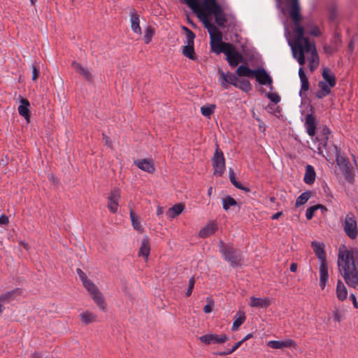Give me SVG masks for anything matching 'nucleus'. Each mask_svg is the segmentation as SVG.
Returning <instances> with one entry per match:
<instances>
[{
	"label": "nucleus",
	"mask_w": 358,
	"mask_h": 358,
	"mask_svg": "<svg viewBox=\"0 0 358 358\" xmlns=\"http://www.w3.org/2000/svg\"><path fill=\"white\" fill-rule=\"evenodd\" d=\"M350 298L352 301L353 306L355 308H358V302L357 301L356 296L354 294H351L350 295Z\"/></svg>",
	"instance_id": "nucleus-51"
},
{
	"label": "nucleus",
	"mask_w": 358,
	"mask_h": 358,
	"mask_svg": "<svg viewBox=\"0 0 358 358\" xmlns=\"http://www.w3.org/2000/svg\"><path fill=\"white\" fill-rule=\"evenodd\" d=\"M319 208H324V206L320 204H317V205L309 207L306 210V217L307 220H311L314 215L315 212Z\"/></svg>",
	"instance_id": "nucleus-45"
},
{
	"label": "nucleus",
	"mask_w": 358,
	"mask_h": 358,
	"mask_svg": "<svg viewBox=\"0 0 358 358\" xmlns=\"http://www.w3.org/2000/svg\"><path fill=\"white\" fill-rule=\"evenodd\" d=\"M336 164L345 178L348 181L352 182L354 177V173L352 168L350 166L349 160L343 156L338 155L336 157Z\"/></svg>",
	"instance_id": "nucleus-10"
},
{
	"label": "nucleus",
	"mask_w": 358,
	"mask_h": 358,
	"mask_svg": "<svg viewBox=\"0 0 358 358\" xmlns=\"http://www.w3.org/2000/svg\"><path fill=\"white\" fill-rule=\"evenodd\" d=\"M194 284H195V279L194 277H192L189 280V286H188V289L186 292L187 296H189L192 294V290L194 287Z\"/></svg>",
	"instance_id": "nucleus-48"
},
{
	"label": "nucleus",
	"mask_w": 358,
	"mask_h": 358,
	"mask_svg": "<svg viewBox=\"0 0 358 358\" xmlns=\"http://www.w3.org/2000/svg\"><path fill=\"white\" fill-rule=\"evenodd\" d=\"M217 229V224L215 222H209L200 230L199 235L200 237L205 238L215 233Z\"/></svg>",
	"instance_id": "nucleus-23"
},
{
	"label": "nucleus",
	"mask_w": 358,
	"mask_h": 358,
	"mask_svg": "<svg viewBox=\"0 0 358 358\" xmlns=\"http://www.w3.org/2000/svg\"><path fill=\"white\" fill-rule=\"evenodd\" d=\"M155 29L151 26H148L145 30V34L143 40L145 44H148L152 41L153 36L155 35Z\"/></svg>",
	"instance_id": "nucleus-41"
},
{
	"label": "nucleus",
	"mask_w": 358,
	"mask_h": 358,
	"mask_svg": "<svg viewBox=\"0 0 358 358\" xmlns=\"http://www.w3.org/2000/svg\"><path fill=\"white\" fill-rule=\"evenodd\" d=\"M249 305L254 308H266L271 305V300L268 297L258 298L251 296Z\"/></svg>",
	"instance_id": "nucleus-17"
},
{
	"label": "nucleus",
	"mask_w": 358,
	"mask_h": 358,
	"mask_svg": "<svg viewBox=\"0 0 358 358\" xmlns=\"http://www.w3.org/2000/svg\"><path fill=\"white\" fill-rule=\"evenodd\" d=\"M103 140L105 141V143L107 145H108L109 147L112 148V143L110 141L109 138L107 136H106L105 134H103Z\"/></svg>",
	"instance_id": "nucleus-53"
},
{
	"label": "nucleus",
	"mask_w": 358,
	"mask_h": 358,
	"mask_svg": "<svg viewBox=\"0 0 358 358\" xmlns=\"http://www.w3.org/2000/svg\"><path fill=\"white\" fill-rule=\"evenodd\" d=\"M338 267L345 282L352 288H358V249H348L342 245L338 252Z\"/></svg>",
	"instance_id": "nucleus-1"
},
{
	"label": "nucleus",
	"mask_w": 358,
	"mask_h": 358,
	"mask_svg": "<svg viewBox=\"0 0 358 358\" xmlns=\"http://www.w3.org/2000/svg\"><path fill=\"white\" fill-rule=\"evenodd\" d=\"M72 66L74 69L79 73L80 75L83 76L88 81H92V75L88 69L83 66L80 63L76 62H73L72 63Z\"/></svg>",
	"instance_id": "nucleus-24"
},
{
	"label": "nucleus",
	"mask_w": 358,
	"mask_h": 358,
	"mask_svg": "<svg viewBox=\"0 0 358 358\" xmlns=\"http://www.w3.org/2000/svg\"><path fill=\"white\" fill-rule=\"evenodd\" d=\"M31 3L34 4L36 0H30Z\"/></svg>",
	"instance_id": "nucleus-64"
},
{
	"label": "nucleus",
	"mask_w": 358,
	"mask_h": 358,
	"mask_svg": "<svg viewBox=\"0 0 358 358\" xmlns=\"http://www.w3.org/2000/svg\"><path fill=\"white\" fill-rule=\"evenodd\" d=\"M304 33L306 31L309 35L318 37L322 34V31L319 27L313 22H308L305 24Z\"/></svg>",
	"instance_id": "nucleus-28"
},
{
	"label": "nucleus",
	"mask_w": 358,
	"mask_h": 358,
	"mask_svg": "<svg viewBox=\"0 0 358 358\" xmlns=\"http://www.w3.org/2000/svg\"><path fill=\"white\" fill-rule=\"evenodd\" d=\"M185 208V205L182 203H179L169 208L166 211V215L169 218L173 219L181 214L184 211Z\"/></svg>",
	"instance_id": "nucleus-25"
},
{
	"label": "nucleus",
	"mask_w": 358,
	"mask_h": 358,
	"mask_svg": "<svg viewBox=\"0 0 358 358\" xmlns=\"http://www.w3.org/2000/svg\"><path fill=\"white\" fill-rule=\"evenodd\" d=\"M296 269H297V264H295V263H292L291 265H290V271L292 272H296Z\"/></svg>",
	"instance_id": "nucleus-57"
},
{
	"label": "nucleus",
	"mask_w": 358,
	"mask_h": 358,
	"mask_svg": "<svg viewBox=\"0 0 358 358\" xmlns=\"http://www.w3.org/2000/svg\"><path fill=\"white\" fill-rule=\"evenodd\" d=\"M219 80L220 85L224 88L227 89L228 87V84L233 85L234 86L236 82L237 81V76L231 73H225L222 71H219Z\"/></svg>",
	"instance_id": "nucleus-14"
},
{
	"label": "nucleus",
	"mask_w": 358,
	"mask_h": 358,
	"mask_svg": "<svg viewBox=\"0 0 358 358\" xmlns=\"http://www.w3.org/2000/svg\"><path fill=\"white\" fill-rule=\"evenodd\" d=\"M236 73L239 76L252 77L254 76L255 71L251 70L246 66H240L236 69Z\"/></svg>",
	"instance_id": "nucleus-37"
},
{
	"label": "nucleus",
	"mask_w": 358,
	"mask_h": 358,
	"mask_svg": "<svg viewBox=\"0 0 358 358\" xmlns=\"http://www.w3.org/2000/svg\"><path fill=\"white\" fill-rule=\"evenodd\" d=\"M311 196L310 192H305L302 193L296 201V206H300L305 204Z\"/></svg>",
	"instance_id": "nucleus-43"
},
{
	"label": "nucleus",
	"mask_w": 358,
	"mask_h": 358,
	"mask_svg": "<svg viewBox=\"0 0 358 358\" xmlns=\"http://www.w3.org/2000/svg\"><path fill=\"white\" fill-rule=\"evenodd\" d=\"M121 191L119 188H114L108 197V208L113 213H117L118 210V203L120 199Z\"/></svg>",
	"instance_id": "nucleus-13"
},
{
	"label": "nucleus",
	"mask_w": 358,
	"mask_h": 358,
	"mask_svg": "<svg viewBox=\"0 0 358 358\" xmlns=\"http://www.w3.org/2000/svg\"><path fill=\"white\" fill-rule=\"evenodd\" d=\"M130 218L131 221V224L134 229L138 231V232L143 231V228L141 224L140 218L133 210H130Z\"/></svg>",
	"instance_id": "nucleus-36"
},
{
	"label": "nucleus",
	"mask_w": 358,
	"mask_h": 358,
	"mask_svg": "<svg viewBox=\"0 0 358 358\" xmlns=\"http://www.w3.org/2000/svg\"><path fill=\"white\" fill-rule=\"evenodd\" d=\"M222 202L224 210H228L231 206H235L237 204L236 200L229 196L222 198Z\"/></svg>",
	"instance_id": "nucleus-44"
},
{
	"label": "nucleus",
	"mask_w": 358,
	"mask_h": 358,
	"mask_svg": "<svg viewBox=\"0 0 358 358\" xmlns=\"http://www.w3.org/2000/svg\"><path fill=\"white\" fill-rule=\"evenodd\" d=\"M268 99L273 103H278L280 101V97L276 93H270L268 94Z\"/></svg>",
	"instance_id": "nucleus-49"
},
{
	"label": "nucleus",
	"mask_w": 358,
	"mask_h": 358,
	"mask_svg": "<svg viewBox=\"0 0 358 358\" xmlns=\"http://www.w3.org/2000/svg\"><path fill=\"white\" fill-rule=\"evenodd\" d=\"M229 179L231 182L238 189H243L245 192H248L249 189L243 187L238 181L236 180L235 173L232 169H229Z\"/></svg>",
	"instance_id": "nucleus-40"
},
{
	"label": "nucleus",
	"mask_w": 358,
	"mask_h": 358,
	"mask_svg": "<svg viewBox=\"0 0 358 358\" xmlns=\"http://www.w3.org/2000/svg\"><path fill=\"white\" fill-rule=\"evenodd\" d=\"M134 164L142 171L153 173L155 171V165L152 159H138L134 162Z\"/></svg>",
	"instance_id": "nucleus-18"
},
{
	"label": "nucleus",
	"mask_w": 358,
	"mask_h": 358,
	"mask_svg": "<svg viewBox=\"0 0 358 358\" xmlns=\"http://www.w3.org/2000/svg\"><path fill=\"white\" fill-rule=\"evenodd\" d=\"M276 1L278 3V7L280 8L281 7V0H276Z\"/></svg>",
	"instance_id": "nucleus-61"
},
{
	"label": "nucleus",
	"mask_w": 358,
	"mask_h": 358,
	"mask_svg": "<svg viewBox=\"0 0 358 358\" xmlns=\"http://www.w3.org/2000/svg\"><path fill=\"white\" fill-rule=\"evenodd\" d=\"M214 306V301L211 298H207V304L204 306L203 310L206 313H210Z\"/></svg>",
	"instance_id": "nucleus-47"
},
{
	"label": "nucleus",
	"mask_w": 358,
	"mask_h": 358,
	"mask_svg": "<svg viewBox=\"0 0 358 358\" xmlns=\"http://www.w3.org/2000/svg\"><path fill=\"white\" fill-rule=\"evenodd\" d=\"M186 31V45L182 47V54L187 58L194 60L195 52L194 50V34L186 27H183Z\"/></svg>",
	"instance_id": "nucleus-9"
},
{
	"label": "nucleus",
	"mask_w": 358,
	"mask_h": 358,
	"mask_svg": "<svg viewBox=\"0 0 358 358\" xmlns=\"http://www.w3.org/2000/svg\"><path fill=\"white\" fill-rule=\"evenodd\" d=\"M330 133V131L329 129V128H327V127H324L322 129V135H321L320 136H328V134Z\"/></svg>",
	"instance_id": "nucleus-54"
},
{
	"label": "nucleus",
	"mask_w": 358,
	"mask_h": 358,
	"mask_svg": "<svg viewBox=\"0 0 358 358\" xmlns=\"http://www.w3.org/2000/svg\"><path fill=\"white\" fill-rule=\"evenodd\" d=\"M349 48H350L351 50H352V49H353V43H352V42H351V43H350V45H349Z\"/></svg>",
	"instance_id": "nucleus-62"
},
{
	"label": "nucleus",
	"mask_w": 358,
	"mask_h": 358,
	"mask_svg": "<svg viewBox=\"0 0 358 358\" xmlns=\"http://www.w3.org/2000/svg\"><path fill=\"white\" fill-rule=\"evenodd\" d=\"M215 106L213 104L206 105L201 108V113L203 116L210 117V115L214 112Z\"/></svg>",
	"instance_id": "nucleus-46"
},
{
	"label": "nucleus",
	"mask_w": 358,
	"mask_h": 358,
	"mask_svg": "<svg viewBox=\"0 0 358 358\" xmlns=\"http://www.w3.org/2000/svg\"><path fill=\"white\" fill-rule=\"evenodd\" d=\"M316 119L315 117L312 114H308L306 117L305 126L308 134L310 136H313L315 134L316 130Z\"/></svg>",
	"instance_id": "nucleus-21"
},
{
	"label": "nucleus",
	"mask_w": 358,
	"mask_h": 358,
	"mask_svg": "<svg viewBox=\"0 0 358 358\" xmlns=\"http://www.w3.org/2000/svg\"><path fill=\"white\" fill-rule=\"evenodd\" d=\"M246 317L245 313L242 311H238L235 317L233 325L231 327L232 331H236L238 327L245 322Z\"/></svg>",
	"instance_id": "nucleus-34"
},
{
	"label": "nucleus",
	"mask_w": 358,
	"mask_h": 358,
	"mask_svg": "<svg viewBox=\"0 0 358 358\" xmlns=\"http://www.w3.org/2000/svg\"><path fill=\"white\" fill-rule=\"evenodd\" d=\"M334 319L337 321H340V316H339V314L338 313H336L334 314Z\"/></svg>",
	"instance_id": "nucleus-59"
},
{
	"label": "nucleus",
	"mask_w": 358,
	"mask_h": 358,
	"mask_svg": "<svg viewBox=\"0 0 358 358\" xmlns=\"http://www.w3.org/2000/svg\"><path fill=\"white\" fill-rule=\"evenodd\" d=\"M76 273L82 281L83 285L87 289L96 306L101 310H105L106 308V303L103 294L99 289L97 286L87 278V275L80 268H77Z\"/></svg>",
	"instance_id": "nucleus-2"
},
{
	"label": "nucleus",
	"mask_w": 358,
	"mask_h": 358,
	"mask_svg": "<svg viewBox=\"0 0 358 358\" xmlns=\"http://www.w3.org/2000/svg\"><path fill=\"white\" fill-rule=\"evenodd\" d=\"M81 321L85 324L94 322L96 320V315L92 312L85 311L80 315Z\"/></svg>",
	"instance_id": "nucleus-33"
},
{
	"label": "nucleus",
	"mask_w": 358,
	"mask_h": 358,
	"mask_svg": "<svg viewBox=\"0 0 358 358\" xmlns=\"http://www.w3.org/2000/svg\"><path fill=\"white\" fill-rule=\"evenodd\" d=\"M254 76H255L259 83H260L261 85H271L272 83V79L271 76L263 69L255 70Z\"/></svg>",
	"instance_id": "nucleus-16"
},
{
	"label": "nucleus",
	"mask_w": 358,
	"mask_h": 358,
	"mask_svg": "<svg viewBox=\"0 0 358 358\" xmlns=\"http://www.w3.org/2000/svg\"><path fill=\"white\" fill-rule=\"evenodd\" d=\"M29 106L30 103L27 99L22 98L20 99V105L18 106L17 110L19 114L24 117L27 122H29Z\"/></svg>",
	"instance_id": "nucleus-20"
},
{
	"label": "nucleus",
	"mask_w": 358,
	"mask_h": 358,
	"mask_svg": "<svg viewBox=\"0 0 358 358\" xmlns=\"http://www.w3.org/2000/svg\"><path fill=\"white\" fill-rule=\"evenodd\" d=\"M31 358H43V355L40 352H34L31 355Z\"/></svg>",
	"instance_id": "nucleus-55"
},
{
	"label": "nucleus",
	"mask_w": 358,
	"mask_h": 358,
	"mask_svg": "<svg viewBox=\"0 0 358 358\" xmlns=\"http://www.w3.org/2000/svg\"><path fill=\"white\" fill-rule=\"evenodd\" d=\"M252 337V334H247L241 341L237 342L233 347L232 349H229L228 350H226L224 352H220L219 355L221 356H226L228 355H230L233 353L234 351H236L241 345V344L245 342V341L248 340L249 338Z\"/></svg>",
	"instance_id": "nucleus-35"
},
{
	"label": "nucleus",
	"mask_w": 358,
	"mask_h": 358,
	"mask_svg": "<svg viewBox=\"0 0 358 358\" xmlns=\"http://www.w3.org/2000/svg\"><path fill=\"white\" fill-rule=\"evenodd\" d=\"M201 16L202 22L210 34L211 50L216 54L221 53L223 50L222 48L225 47L224 45H228L229 43L222 42L221 31L209 20H206L203 14H201Z\"/></svg>",
	"instance_id": "nucleus-5"
},
{
	"label": "nucleus",
	"mask_w": 358,
	"mask_h": 358,
	"mask_svg": "<svg viewBox=\"0 0 358 358\" xmlns=\"http://www.w3.org/2000/svg\"><path fill=\"white\" fill-rule=\"evenodd\" d=\"M315 180V172L313 167L311 165H307L306 166V172L303 178V180L306 184L311 185Z\"/></svg>",
	"instance_id": "nucleus-30"
},
{
	"label": "nucleus",
	"mask_w": 358,
	"mask_h": 358,
	"mask_svg": "<svg viewBox=\"0 0 358 358\" xmlns=\"http://www.w3.org/2000/svg\"><path fill=\"white\" fill-rule=\"evenodd\" d=\"M224 46L222 52L226 55L227 59L231 66H236L239 63L243 62L242 55L236 51L234 45L229 43Z\"/></svg>",
	"instance_id": "nucleus-8"
},
{
	"label": "nucleus",
	"mask_w": 358,
	"mask_h": 358,
	"mask_svg": "<svg viewBox=\"0 0 358 358\" xmlns=\"http://www.w3.org/2000/svg\"><path fill=\"white\" fill-rule=\"evenodd\" d=\"M213 166L214 168V174L222 176L225 170V161L223 152L217 148L212 159Z\"/></svg>",
	"instance_id": "nucleus-11"
},
{
	"label": "nucleus",
	"mask_w": 358,
	"mask_h": 358,
	"mask_svg": "<svg viewBox=\"0 0 358 358\" xmlns=\"http://www.w3.org/2000/svg\"><path fill=\"white\" fill-rule=\"evenodd\" d=\"M312 247L315 255L320 260V286L324 289L329 280L328 265L326 259V254L324 250V245L316 241L312 242Z\"/></svg>",
	"instance_id": "nucleus-4"
},
{
	"label": "nucleus",
	"mask_w": 358,
	"mask_h": 358,
	"mask_svg": "<svg viewBox=\"0 0 358 358\" xmlns=\"http://www.w3.org/2000/svg\"><path fill=\"white\" fill-rule=\"evenodd\" d=\"M267 345L273 349H283L285 348H292L296 346V343L292 339L285 341H270Z\"/></svg>",
	"instance_id": "nucleus-15"
},
{
	"label": "nucleus",
	"mask_w": 358,
	"mask_h": 358,
	"mask_svg": "<svg viewBox=\"0 0 358 358\" xmlns=\"http://www.w3.org/2000/svg\"><path fill=\"white\" fill-rule=\"evenodd\" d=\"M213 188L210 187L208 190V195L210 196L212 194Z\"/></svg>",
	"instance_id": "nucleus-60"
},
{
	"label": "nucleus",
	"mask_w": 358,
	"mask_h": 358,
	"mask_svg": "<svg viewBox=\"0 0 358 358\" xmlns=\"http://www.w3.org/2000/svg\"><path fill=\"white\" fill-rule=\"evenodd\" d=\"M319 90L316 92V96L319 99H322L327 96L331 92V88L329 84L324 80H321L318 83Z\"/></svg>",
	"instance_id": "nucleus-26"
},
{
	"label": "nucleus",
	"mask_w": 358,
	"mask_h": 358,
	"mask_svg": "<svg viewBox=\"0 0 358 358\" xmlns=\"http://www.w3.org/2000/svg\"><path fill=\"white\" fill-rule=\"evenodd\" d=\"M341 223L345 235L352 240L356 239L358 236V227L355 215L352 213H348Z\"/></svg>",
	"instance_id": "nucleus-7"
},
{
	"label": "nucleus",
	"mask_w": 358,
	"mask_h": 358,
	"mask_svg": "<svg viewBox=\"0 0 358 358\" xmlns=\"http://www.w3.org/2000/svg\"><path fill=\"white\" fill-rule=\"evenodd\" d=\"M21 294L19 289H15L7 292L0 296V303H8L15 299V297Z\"/></svg>",
	"instance_id": "nucleus-31"
},
{
	"label": "nucleus",
	"mask_w": 358,
	"mask_h": 358,
	"mask_svg": "<svg viewBox=\"0 0 358 358\" xmlns=\"http://www.w3.org/2000/svg\"><path fill=\"white\" fill-rule=\"evenodd\" d=\"M163 213V208L158 206L157 209V215L160 216Z\"/></svg>",
	"instance_id": "nucleus-58"
},
{
	"label": "nucleus",
	"mask_w": 358,
	"mask_h": 358,
	"mask_svg": "<svg viewBox=\"0 0 358 358\" xmlns=\"http://www.w3.org/2000/svg\"><path fill=\"white\" fill-rule=\"evenodd\" d=\"M150 252V239L148 236H145L141 241V245L139 249L138 255L143 257L147 260L149 257Z\"/></svg>",
	"instance_id": "nucleus-22"
},
{
	"label": "nucleus",
	"mask_w": 358,
	"mask_h": 358,
	"mask_svg": "<svg viewBox=\"0 0 358 358\" xmlns=\"http://www.w3.org/2000/svg\"><path fill=\"white\" fill-rule=\"evenodd\" d=\"M8 222V218L6 215H1L0 217V224H6Z\"/></svg>",
	"instance_id": "nucleus-52"
},
{
	"label": "nucleus",
	"mask_w": 358,
	"mask_h": 358,
	"mask_svg": "<svg viewBox=\"0 0 358 358\" xmlns=\"http://www.w3.org/2000/svg\"><path fill=\"white\" fill-rule=\"evenodd\" d=\"M199 340L205 345L224 343L229 340L225 334H208L199 337Z\"/></svg>",
	"instance_id": "nucleus-12"
},
{
	"label": "nucleus",
	"mask_w": 358,
	"mask_h": 358,
	"mask_svg": "<svg viewBox=\"0 0 358 358\" xmlns=\"http://www.w3.org/2000/svg\"><path fill=\"white\" fill-rule=\"evenodd\" d=\"M301 67L299 69V76L301 83V93L302 92H307L309 90V82L307 76L305 74L303 69L302 67L303 65H301Z\"/></svg>",
	"instance_id": "nucleus-32"
},
{
	"label": "nucleus",
	"mask_w": 358,
	"mask_h": 358,
	"mask_svg": "<svg viewBox=\"0 0 358 358\" xmlns=\"http://www.w3.org/2000/svg\"><path fill=\"white\" fill-rule=\"evenodd\" d=\"M31 69H32V80H36L39 74V69L35 65H32Z\"/></svg>",
	"instance_id": "nucleus-50"
},
{
	"label": "nucleus",
	"mask_w": 358,
	"mask_h": 358,
	"mask_svg": "<svg viewBox=\"0 0 358 358\" xmlns=\"http://www.w3.org/2000/svg\"><path fill=\"white\" fill-rule=\"evenodd\" d=\"M234 86L245 92L251 90V85L250 82L245 79L239 80L238 78Z\"/></svg>",
	"instance_id": "nucleus-38"
},
{
	"label": "nucleus",
	"mask_w": 358,
	"mask_h": 358,
	"mask_svg": "<svg viewBox=\"0 0 358 358\" xmlns=\"http://www.w3.org/2000/svg\"><path fill=\"white\" fill-rule=\"evenodd\" d=\"M3 310H2V307H1V304L0 303V313H2Z\"/></svg>",
	"instance_id": "nucleus-63"
},
{
	"label": "nucleus",
	"mask_w": 358,
	"mask_h": 358,
	"mask_svg": "<svg viewBox=\"0 0 358 358\" xmlns=\"http://www.w3.org/2000/svg\"><path fill=\"white\" fill-rule=\"evenodd\" d=\"M188 6L197 15V17L202 22L201 14H203L206 20L216 11H219L220 6L216 0H202L199 3L198 0H185Z\"/></svg>",
	"instance_id": "nucleus-3"
},
{
	"label": "nucleus",
	"mask_w": 358,
	"mask_h": 358,
	"mask_svg": "<svg viewBox=\"0 0 358 358\" xmlns=\"http://www.w3.org/2000/svg\"><path fill=\"white\" fill-rule=\"evenodd\" d=\"M211 15H213L215 16V21L218 25L224 26V24L226 22V18L222 12L221 7L220 8L219 11L213 13Z\"/></svg>",
	"instance_id": "nucleus-42"
},
{
	"label": "nucleus",
	"mask_w": 358,
	"mask_h": 358,
	"mask_svg": "<svg viewBox=\"0 0 358 358\" xmlns=\"http://www.w3.org/2000/svg\"><path fill=\"white\" fill-rule=\"evenodd\" d=\"M282 212H278V213H275L274 215H273L271 218L273 220H277L282 215Z\"/></svg>",
	"instance_id": "nucleus-56"
},
{
	"label": "nucleus",
	"mask_w": 358,
	"mask_h": 358,
	"mask_svg": "<svg viewBox=\"0 0 358 358\" xmlns=\"http://www.w3.org/2000/svg\"><path fill=\"white\" fill-rule=\"evenodd\" d=\"M130 21L132 31L138 35H141L142 31L140 27V18L135 10L130 11Z\"/></svg>",
	"instance_id": "nucleus-19"
},
{
	"label": "nucleus",
	"mask_w": 358,
	"mask_h": 358,
	"mask_svg": "<svg viewBox=\"0 0 358 358\" xmlns=\"http://www.w3.org/2000/svg\"><path fill=\"white\" fill-rule=\"evenodd\" d=\"M322 76L324 81L327 83L330 87H334L336 85V77L330 69L324 68Z\"/></svg>",
	"instance_id": "nucleus-29"
},
{
	"label": "nucleus",
	"mask_w": 358,
	"mask_h": 358,
	"mask_svg": "<svg viewBox=\"0 0 358 358\" xmlns=\"http://www.w3.org/2000/svg\"><path fill=\"white\" fill-rule=\"evenodd\" d=\"M336 293V297L339 301H343L347 299L348 289L344 283L341 280H337Z\"/></svg>",
	"instance_id": "nucleus-27"
},
{
	"label": "nucleus",
	"mask_w": 358,
	"mask_h": 358,
	"mask_svg": "<svg viewBox=\"0 0 358 358\" xmlns=\"http://www.w3.org/2000/svg\"><path fill=\"white\" fill-rule=\"evenodd\" d=\"M220 252L224 259L232 266H236L241 262V257L239 252L229 245H225L222 241L219 244Z\"/></svg>",
	"instance_id": "nucleus-6"
},
{
	"label": "nucleus",
	"mask_w": 358,
	"mask_h": 358,
	"mask_svg": "<svg viewBox=\"0 0 358 358\" xmlns=\"http://www.w3.org/2000/svg\"><path fill=\"white\" fill-rule=\"evenodd\" d=\"M316 139L319 141V145L317 147L318 154L324 157V155L323 154L322 149L326 148L329 137L327 136H320V137H317Z\"/></svg>",
	"instance_id": "nucleus-39"
}]
</instances>
